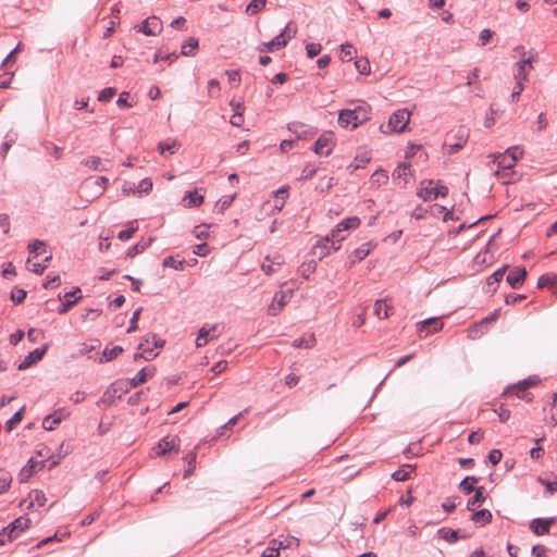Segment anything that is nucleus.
Wrapping results in <instances>:
<instances>
[{
  "label": "nucleus",
  "mask_w": 557,
  "mask_h": 557,
  "mask_svg": "<svg viewBox=\"0 0 557 557\" xmlns=\"http://www.w3.org/2000/svg\"><path fill=\"white\" fill-rule=\"evenodd\" d=\"M370 119V106L362 102L354 109H344L338 113V124L342 127L357 128Z\"/></svg>",
  "instance_id": "nucleus-1"
},
{
  "label": "nucleus",
  "mask_w": 557,
  "mask_h": 557,
  "mask_svg": "<svg viewBox=\"0 0 557 557\" xmlns=\"http://www.w3.org/2000/svg\"><path fill=\"white\" fill-rule=\"evenodd\" d=\"M410 120V112L407 109L395 111L388 119L387 126L381 125L380 129L384 134L401 133L405 131Z\"/></svg>",
  "instance_id": "nucleus-2"
},
{
  "label": "nucleus",
  "mask_w": 557,
  "mask_h": 557,
  "mask_svg": "<svg viewBox=\"0 0 557 557\" xmlns=\"http://www.w3.org/2000/svg\"><path fill=\"white\" fill-rule=\"evenodd\" d=\"M127 392L128 383H125L124 380L115 381L107 388L99 403L112 406L116 398H121Z\"/></svg>",
  "instance_id": "nucleus-3"
},
{
  "label": "nucleus",
  "mask_w": 557,
  "mask_h": 557,
  "mask_svg": "<svg viewBox=\"0 0 557 557\" xmlns=\"http://www.w3.org/2000/svg\"><path fill=\"white\" fill-rule=\"evenodd\" d=\"M511 152L520 153V148L519 147H510L504 153H499L498 156H495L494 162L497 164L498 170L507 171V170H511L515 166V164L517 162V157H511L510 156ZM499 171H497V173Z\"/></svg>",
  "instance_id": "nucleus-4"
},
{
  "label": "nucleus",
  "mask_w": 557,
  "mask_h": 557,
  "mask_svg": "<svg viewBox=\"0 0 557 557\" xmlns=\"http://www.w3.org/2000/svg\"><path fill=\"white\" fill-rule=\"evenodd\" d=\"M533 61H534V58L530 57V58L521 59L520 61H518L515 64L516 70H515L513 77H515L516 82L523 84V82L528 81L529 73L533 69Z\"/></svg>",
  "instance_id": "nucleus-5"
},
{
  "label": "nucleus",
  "mask_w": 557,
  "mask_h": 557,
  "mask_svg": "<svg viewBox=\"0 0 557 557\" xmlns=\"http://www.w3.org/2000/svg\"><path fill=\"white\" fill-rule=\"evenodd\" d=\"M162 29V22L157 16H149L137 26V32L147 36H156Z\"/></svg>",
  "instance_id": "nucleus-6"
},
{
  "label": "nucleus",
  "mask_w": 557,
  "mask_h": 557,
  "mask_svg": "<svg viewBox=\"0 0 557 557\" xmlns=\"http://www.w3.org/2000/svg\"><path fill=\"white\" fill-rule=\"evenodd\" d=\"M109 180L106 176H98L95 180H85L81 190L85 195L87 188H92V196L99 197L103 194Z\"/></svg>",
  "instance_id": "nucleus-7"
},
{
  "label": "nucleus",
  "mask_w": 557,
  "mask_h": 557,
  "mask_svg": "<svg viewBox=\"0 0 557 557\" xmlns=\"http://www.w3.org/2000/svg\"><path fill=\"white\" fill-rule=\"evenodd\" d=\"M292 298V290L276 292L273 301L269 307V314L277 315Z\"/></svg>",
  "instance_id": "nucleus-8"
},
{
  "label": "nucleus",
  "mask_w": 557,
  "mask_h": 557,
  "mask_svg": "<svg viewBox=\"0 0 557 557\" xmlns=\"http://www.w3.org/2000/svg\"><path fill=\"white\" fill-rule=\"evenodd\" d=\"M287 128L298 138L302 139L311 138L318 133V129L315 127L305 124L302 122H290L288 123Z\"/></svg>",
  "instance_id": "nucleus-9"
},
{
  "label": "nucleus",
  "mask_w": 557,
  "mask_h": 557,
  "mask_svg": "<svg viewBox=\"0 0 557 557\" xmlns=\"http://www.w3.org/2000/svg\"><path fill=\"white\" fill-rule=\"evenodd\" d=\"M333 134L331 132L323 133L314 143L313 151L318 154L329 156L333 150Z\"/></svg>",
  "instance_id": "nucleus-10"
},
{
  "label": "nucleus",
  "mask_w": 557,
  "mask_h": 557,
  "mask_svg": "<svg viewBox=\"0 0 557 557\" xmlns=\"http://www.w3.org/2000/svg\"><path fill=\"white\" fill-rule=\"evenodd\" d=\"M67 416L69 412L64 408H59L44 418L42 428L47 431H52L58 424L66 419Z\"/></svg>",
  "instance_id": "nucleus-11"
},
{
  "label": "nucleus",
  "mask_w": 557,
  "mask_h": 557,
  "mask_svg": "<svg viewBox=\"0 0 557 557\" xmlns=\"http://www.w3.org/2000/svg\"><path fill=\"white\" fill-rule=\"evenodd\" d=\"M420 336H426L430 333L437 332L443 329V323L438 318H429L417 324Z\"/></svg>",
  "instance_id": "nucleus-12"
},
{
  "label": "nucleus",
  "mask_w": 557,
  "mask_h": 557,
  "mask_svg": "<svg viewBox=\"0 0 557 557\" xmlns=\"http://www.w3.org/2000/svg\"><path fill=\"white\" fill-rule=\"evenodd\" d=\"M541 382L540 377L537 375H530L529 377L519 381L517 384L509 387V389H516L517 391V397L521 399H528V401L531 400V398H528V394L525 393V389L531 386H535Z\"/></svg>",
  "instance_id": "nucleus-13"
},
{
  "label": "nucleus",
  "mask_w": 557,
  "mask_h": 557,
  "mask_svg": "<svg viewBox=\"0 0 557 557\" xmlns=\"http://www.w3.org/2000/svg\"><path fill=\"white\" fill-rule=\"evenodd\" d=\"M288 39H290V37L285 38V29H283L272 40L260 44L257 50L260 52L278 50L287 45Z\"/></svg>",
  "instance_id": "nucleus-14"
},
{
  "label": "nucleus",
  "mask_w": 557,
  "mask_h": 557,
  "mask_svg": "<svg viewBox=\"0 0 557 557\" xmlns=\"http://www.w3.org/2000/svg\"><path fill=\"white\" fill-rule=\"evenodd\" d=\"M48 350V346L45 345L40 348H36L35 350L30 351L24 360L17 366V369L20 371L26 370L27 368L35 364L37 361L41 360L42 357L46 355Z\"/></svg>",
  "instance_id": "nucleus-15"
},
{
  "label": "nucleus",
  "mask_w": 557,
  "mask_h": 557,
  "mask_svg": "<svg viewBox=\"0 0 557 557\" xmlns=\"http://www.w3.org/2000/svg\"><path fill=\"white\" fill-rule=\"evenodd\" d=\"M555 522V518H535L530 523L531 531L536 535H545L549 532V527Z\"/></svg>",
  "instance_id": "nucleus-16"
},
{
  "label": "nucleus",
  "mask_w": 557,
  "mask_h": 557,
  "mask_svg": "<svg viewBox=\"0 0 557 557\" xmlns=\"http://www.w3.org/2000/svg\"><path fill=\"white\" fill-rule=\"evenodd\" d=\"M42 467H44V461H35L33 458H30L27 461V465L20 470V472L17 474L18 481L21 483L26 482L36 470H39Z\"/></svg>",
  "instance_id": "nucleus-17"
},
{
  "label": "nucleus",
  "mask_w": 557,
  "mask_h": 557,
  "mask_svg": "<svg viewBox=\"0 0 557 557\" xmlns=\"http://www.w3.org/2000/svg\"><path fill=\"white\" fill-rule=\"evenodd\" d=\"M527 270L524 268H515L507 275V282L512 288H520L525 280Z\"/></svg>",
  "instance_id": "nucleus-18"
},
{
  "label": "nucleus",
  "mask_w": 557,
  "mask_h": 557,
  "mask_svg": "<svg viewBox=\"0 0 557 557\" xmlns=\"http://www.w3.org/2000/svg\"><path fill=\"white\" fill-rule=\"evenodd\" d=\"M30 520L26 517H18L14 521H12L9 525L5 528L8 529V532L11 534H14V540L26 529L29 528Z\"/></svg>",
  "instance_id": "nucleus-19"
},
{
  "label": "nucleus",
  "mask_w": 557,
  "mask_h": 557,
  "mask_svg": "<svg viewBox=\"0 0 557 557\" xmlns=\"http://www.w3.org/2000/svg\"><path fill=\"white\" fill-rule=\"evenodd\" d=\"M82 297L81 289L76 287L72 292H67L64 294V301L62 305L58 308V313L63 314L67 312V310L76 304V301Z\"/></svg>",
  "instance_id": "nucleus-20"
},
{
  "label": "nucleus",
  "mask_w": 557,
  "mask_h": 557,
  "mask_svg": "<svg viewBox=\"0 0 557 557\" xmlns=\"http://www.w3.org/2000/svg\"><path fill=\"white\" fill-rule=\"evenodd\" d=\"M330 242L331 239L329 236L319 240L312 248L313 256L318 257L319 259H323L324 257L330 255L331 251L333 250L332 244Z\"/></svg>",
  "instance_id": "nucleus-21"
},
{
  "label": "nucleus",
  "mask_w": 557,
  "mask_h": 557,
  "mask_svg": "<svg viewBox=\"0 0 557 557\" xmlns=\"http://www.w3.org/2000/svg\"><path fill=\"white\" fill-rule=\"evenodd\" d=\"M216 327H218L216 324H213V325H211L209 327L202 326L198 331V335H197V338H196V347L200 348V347L207 345L210 339H213L216 335L212 334V336L210 337V334L214 333Z\"/></svg>",
  "instance_id": "nucleus-22"
},
{
  "label": "nucleus",
  "mask_w": 557,
  "mask_h": 557,
  "mask_svg": "<svg viewBox=\"0 0 557 557\" xmlns=\"http://www.w3.org/2000/svg\"><path fill=\"white\" fill-rule=\"evenodd\" d=\"M507 270V265L496 270L486 281L485 292L488 294H493L497 289V284L503 280L505 272Z\"/></svg>",
  "instance_id": "nucleus-23"
},
{
  "label": "nucleus",
  "mask_w": 557,
  "mask_h": 557,
  "mask_svg": "<svg viewBox=\"0 0 557 557\" xmlns=\"http://www.w3.org/2000/svg\"><path fill=\"white\" fill-rule=\"evenodd\" d=\"M157 449L158 450L156 454L158 456H163L166 453H170L172 450H178V445L174 437L173 438L164 437L159 441Z\"/></svg>",
  "instance_id": "nucleus-24"
},
{
  "label": "nucleus",
  "mask_w": 557,
  "mask_h": 557,
  "mask_svg": "<svg viewBox=\"0 0 557 557\" xmlns=\"http://www.w3.org/2000/svg\"><path fill=\"white\" fill-rule=\"evenodd\" d=\"M469 137V132L467 129L460 128L455 134V138L457 139L455 144L448 145V153L453 154L457 152L463 145L467 143Z\"/></svg>",
  "instance_id": "nucleus-25"
},
{
  "label": "nucleus",
  "mask_w": 557,
  "mask_h": 557,
  "mask_svg": "<svg viewBox=\"0 0 557 557\" xmlns=\"http://www.w3.org/2000/svg\"><path fill=\"white\" fill-rule=\"evenodd\" d=\"M485 500V490L483 486H479L474 491V495L468 500L467 509L472 511L475 506H480Z\"/></svg>",
  "instance_id": "nucleus-26"
},
{
  "label": "nucleus",
  "mask_w": 557,
  "mask_h": 557,
  "mask_svg": "<svg viewBox=\"0 0 557 557\" xmlns=\"http://www.w3.org/2000/svg\"><path fill=\"white\" fill-rule=\"evenodd\" d=\"M154 371L151 370L149 373L146 372V369H141L137 372L135 376H133L129 380L124 381L125 383H128V389L137 387L138 385L146 382L148 375H153Z\"/></svg>",
  "instance_id": "nucleus-27"
},
{
  "label": "nucleus",
  "mask_w": 557,
  "mask_h": 557,
  "mask_svg": "<svg viewBox=\"0 0 557 557\" xmlns=\"http://www.w3.org/2000/svg\"><path fill=\"white\" fill-rule=\"evenodd\" d=\"M82 163L94 171H108V166L102 162V160L99 157H90L84 159Z\"/></svg>",
  "instance_id": "nucleus-28"
},
{
  "label": "nucleus",
  "mask_w": 557,
  "mask_h": 557,
  "mask_svg": "<svg viewBox=\"0 0 557 557\" xmlns=\"http://www.w3.org/2000/svg\"><path fill=\"white\" fill-rule=\"evenodd\" d=\"M437 535H438V537L443 539L444 541H446L447 543H450V544L457 542L458 539H460L459 531L448 529V528L438 529Z\"/></svg>",
  "instance_id": "nucleus-29"
},
{
  "label": "nucleus",
  "mask_w": 557,
  "mask_h": 557,
  "mask_svg": "<svg viewBox=\"0 0 557 557\" xmlns=\"http://www.w3.org/2000/svg\"><path fill=\"white\" fill-rule=\"evenodd\" d=\"M471 520L481 525H485L491 522L492 513L488 509H481V510L474 511L471 515Z\"/></svg>",
  "instance_id": "nucleus-30"
},
{
  "label": "nucleus",
  "mask_w": 557,
  "mask_h": 557,
  "mask_svg": "<svg viewBox=\"0 0 557 557\" xmlns=\"http://www.w3.org/2000/svg\"><path fill=\"white\" fill-rule=\"evenodd\" d=\"M198 39L195 37H189L186 41L183 42L181 53L186 57L194 55L195 51L198 49Z\"/></svg>",
  "instance_id": "nucleus-31"
},
{
  "label": "nucleus",
  "mask_w": 557,
  "mask_h": 557,
  "mask_svg": "<svg viewBox=\"0 0 557 557\" xmlns=\"http://www.w3.org/2000/svg\"><path fill=\"white\" fill-rule=\"evenodd\" d=\"M357 53V50L354 48L351 44H343L341 45V52H339V59L343 62H349L351 61Z\"/></svg>",
  "instance_id": "nucleus-32"
},
{
  "label": "nucleus",
  "mask_w": 557,
  "mask_h": 557,
  "mask_svg": "<svg viewBox=\"0 0 557 557\" xmlns=\"http://www.w3.org/2000/svg\"><path fill=\"white\" fill-rule=\"evenodd\" d=\"M123 352V348L121 346H114L111 349L106 347L102 351V356L99 359V362H109L115 359L120 354Z\"/></svg>",
  "instance_id": "nucleus-33"
},
{
  "label": "nucleus",
  "mask_w": 557,
  "mask_h": 557,
  "mask_svg": "<svg viewBox=\"0 0 557 557\" xmlns=\"http://www.w3.org/2000/svg\"><path fill=\"white\" fill-rule=\"evenodd\" d=\"M138 350H140V352H136L134 355L135 360L144 358L145 360L149 361L154 359L159 354L158 351H154L152 348H145V343H139Z\"/></svg>",
  "instance_id": "nucleus-34"
},
{
  "label": "nucleus",
  "mask_w": 557,
  "mask_h": 557,
  "mask_svg": "<svg viewBox=\"0 0 557 557\" xmlns=\"http://www.w3.org/2000/svg\"><path fill=\"white\" fill-rule=\"evenodd\" d=\"M392 307L385 300H376L374 304V314L379 319H386L389 315Z\"/></svg>",
  "instance_id": "nucleus-35"
},
{
  "label": "nucleus",
  "mask_w": 557,
  "mask_h": 557,
  "mask_svg": "<svg viewBox=\"0 0 557 557\" xmlns=\"http://www.w3.org/2000/svg\"><path fill=\"white\" fill-rule=\"evenodd\" d=\"M184 199L187 200V208H196L203 202V196L198 194L197 190L187 191Z\"/></svg>",
  "instance_id": "nucleus-36"
},
{
  "label": "nucleus",
  "mask_w": 557,
  "mask_h": 557,
  "mask_svg": "<svg viewBox=\"0 0 557 557\" xmlns=\"http://www.w3.org/2000/svg\"><path fill=\"white\" fill-rule=\"evenodd\" d=\"M344 232L336 225L335 228L332 230L331 235L329 236L332 244L333 251H336L339 249V243L345 239Z\"/></svg>",
  "instance_id": "nucleus-37"
},
{
  "label": "nucleus",
  "mask_w": 557,
  "mask_h": 557,
  "mask_svg": "<svg viewBox=\"0 0 557 557\" xmlns=\"http://www.w3.org/2000/svg\"><path fill=\"white\" fill-rule=\"evenodd\" d=\"M152 242H153V238L150 237L145 242L137 243L136 245H134L133 247H131L128 249L127 257L133 258L137 253L144 252L152 244Z\"/></svg>",
  "instance_id": "nucleus-38"
},
{
  "label": "nucleus",
  "mask_w": 557,
  "mask_h": 557,
  "mask_svg": "<svg viewBox=\"0 0 557 557\" xmlns=\"http://www.w3.org/2000/svg\"><path fill=\"white\" fill-rule=\"evenodd\" d=\"M29 498H30V503L27 506V508L33 507L35 504H37V506H39V507H42L46 504V500H47V498L45 496V493L42 491H39V490L32 491L29 493Z\"/></svg>",
  "instance_id": "nucleus-39"
},
{
  "label": "nucleus",
  "mask_w": 557,
  "mask_h": 557,
  "mask_svg": "<svg viewBox=\"0 0 557 557\" xmlns=\"http://www.w3.org/2000/svg\"><path fill=\"white\" fill-rule=\"evenodd\" d=\"M478 482L475 476H466L459 484V488L465 494H470L475 491L474 484Z\"/></svg>",
  "instance_id": "nucleus-40"
},
{
  "label": "nucleus",
  "mask_w": 557,
  "mask_h": 557,
  "mask_svg": "<svg viewBox=\"0 0 557 557\" xmlns=\"http://www.w3.org/2000/svg\"><path fill=\"white\" fill-rule=\"evenodd\" d=\"M162 265L164 268H172L174 270L182 271V270H184V267H185V260L184 259L176 260L173 256H169L163 259Z\"/></svg>",
  "instance_id": "nucleus-41"
},
{
  "label": "nucleus",
  "mask_w": 557,
  "mask_h": 557,
  "mask_svg": "<svg viewBox=\"0 0 557 557\" xmlns=\"http://www.w3.org/2000/svg\"><path fill=\"white\" fill-rule=\"evenodd\" d=\"M314 343H315L314 334H310L307 337L304 336V337L296 338L293 342V347L294 348H301V347L311 348L314 345Z\"/></svg>",
  "instance_id": "nucleus-42"
},
{
  "label": "nucleus",
  "mask_w": 557,
  "mask_h": 557,
  "mask_svg": "<svg viewBox=\"0 0 557 557\" xmlns=\"http://www.w3.org/2000/svg\"><path fill=\"white\" fill-rule=\"evenodd\" d=\"M371 251V243H366L361 245L359 248L355 249L352 252V256L355 260H352V263L356 261L363 260Z\"/></svg>",
  "instance_id": "nucleus-43"
},
{
  "label": "nucleus",
  "mask_w": 557,
  "mask_h": 557,
  "mask_svg": "<svg viewBox=\"0 0 557 557\" xmlns=\"http://www.w3.org/2000/svg\"><path fill=\"white\" fill-rule=\"evenodd\" d=\"M11 483L12 475L8 471L0 469V494L5 493L10 488Z\"/></svg>",
  "instance_id": "nucleus-44"
},
{
  "label": "nucleus",
  "mask_w": 557,
  "mask_h": 557,
  "mask_svg": "<svg viewBox=\"0 0 557 557\" xmlns=\"http://www.w3.org/2000/svg\"><path fill=\"white\" fill-rule=\"evenodd\" d=\"M25 407H22L17 410L5 423V429L8 432H11L16 424H18L23 419Z\"/></svg>",
  "instance_id": "nucleus-45"
},
{
  "label": "nucleus",
  "mask_w": 557,
  "mask_h": 557,
  "mask_svg": "<svg viewBox=\"0 0 557 557\" xmlns=\"http://www.w3.org/2000/svg\"><path fill=\"white\" fill-rule=\"evenodd\" d=\"M548 285L557 286V274H543L539 277L537 287L543 288Z\"/></svg>",
  "instance_id": "nucleus-46"
},
{
  "label": "nucleus",
  "mask_w": 557,
  "mask_h": 557,
  "mask_svg": "<svg viewBox=\"0 0 557 557\" xmlns=\"http://www.w3.org/2000/svg\"><path fill=\"white\" fill-rule=\"evenodd\" d=\"M267 4V0H251L246 7V12L250 15L257 14Z\"/></svg>",
  "instance_id": "nucleus-47"
},
{
  "label": "nucleus",
  "mask_w": 557,
  "mask_h": 557,
  "mask_svg": "<svg viewBox=\"0 0 557 557\" xmlns=\"http://www.w3.org/2000/svg\"><path fill=\"white\" fill-rule=\"evenodd\" d=\"M360 224V219L358 216H350L337 224V226L343 231H347L350 228H356Z\"/></svg>",
  "instance_id": "nucleus-48"
},
{
  "label": "nucleus",
  "mask_w": 557,
  "mask_h": 557,
  "mask_svg": "<svg viewBox=\"0 0 557 557\" xmlns=\"http://www.w3.org/2000/svg\"><path fill=\"white\" fill-rule=\"evenodd\" d=\"M28 250L30 253L37 257L46 250V244L40 239H35L28 244Z\"/></svg>",
  "instance_id": "nucleus-49"
},
{
  "label": "nucleus",
  "mask_w": 557,
  "mask_h": 557,
  "mask_svg": "<svg viewBox=\"0 0 557 557\" xmlns=\"http://www.w3.org/2000/svg\"><path fill=\"white\" fill-rule=\"evenodd\" d=\"M180 148V145L176 141H173L171 144L168 143H160L159 144V151L162 156L173 154L175 153Z\"/></svg>",
  "instance_id": "nucleus-50"
},
{
  "label": "nucleus",
  "mask_w": 557,
  "mask_h": 557,
  "mask_svg": "<svg viewBox=\"0 0 557 557\" xmlns=\"http://www.w3.org/2000/svg\"><path fill=\"white\" fill-rule=\"evenodd\" d=\"M410 174V165L406 163L399 164L393 173L394 178H403L406 181L407 176Z\"/></svg>",
  "instance_id": "nucleus-51"
},
{
  "label": "nucleus",
  "mask_w": 557,
  "mask_h": 557,
  "mask_svg": "<svg viewBox=\"0 0 557 557\" xmlns=\"http://www.w3.org/2000/svg\"><path fill=\"white\" fill-rule=\"evenodd\" d=\"M355 67L362 75H368L371 71L370 62L368 59L357 60L355 62Z\"/></svg>",
  "instance_id": "nucleus-52"
},
{
  "label": "nucleus",
  "mask_w": 557,
  "mask_h": 557,
  "mask_svg": "<svg viewBox=\"0 0 557 557\" xmlns=\"http://www.w3.org/2000/svg\"><path fill=\"white\" fill-rule=\"evenodd\" d=\"M281 264H282V261H281V258L278 257L277 260L272 261V263H262L261 269L265 274L270 275V274L275 273L278 270V268L281 267Z\"/></svg>",
  "instance_id": "nucleus-53"
},
{
  "label": "nucleus",
  "mask_w": 557,
  "mask_h": 557,
  "mask_svg": "<svg viewBox=\"0 0 557 557\" xmlns=\"http://www.w3.org/2000/svg\"><path fill=\"white\" fill-rule=\"evenodd\" d=\"M116 94V89L114 87H106L98 95V101L107 102Z\"/></svg>",
  "instance_id": "nucleus-54"
},
{
  "label": "nucleus",
  "mask_w": 557,
  "mask_h": 557,
  "mask_svg": "<svg viewBox=\"0 0 557 557\" xmlns=\"http://www.w3.org/2000/svg\"><path fill=\"white\" fill-rule=\"evenodd\" d=\"M317 170H318V168L315 165L307 164L302 169V172H301V175H300V180H302V181L311 180L315 175Z\"/></svg>",
  "instance_id": "nucleus-55"
},
{
  "label": "nucleus",
  "mask_w": 557,
  "mask_h": 557,
  "mask_svg": "<svg viewBox=\"0 0 557 557\" xmlns=\"http://www.w3.org/2000/svg\"><path fill=\"white\" fill-rule=\"evenodd\" d=\"M141 310H143V308H138L133 312L131 321H129V326L127 327V333H132L137 330L138 320H139Z\"/></svg>",
  "instance_id": "nucleus-56"
},
{
  "label": "nucleus",
  "mask_w": 557,
  "mask_h": 557,
  "mask_svg": "<svg viewBox=\"0 0 557 557\" xmlns=\"http://www.w3.org/2000/svg\"><path fill=\"white\" fill-rule=\"evenodd\" d=\"M321 45L318 42H310L306 45V52L308 58L312 59L321 52Z\"/></svg>",
  "instance_id": "nucleus-57"
},
{
  "label": "nucleus",
  "mask_w": 557,
  "mask_h": 557,
  "mask_svg": "<svg viewBox=\"0 0 557 557\" xmlns=\"http://www.w3.org/2000/svg\"><path fill=\"white\" fill-rule=\"evenodd\" d=\"M26 297V292L22 288H14L12 292H11V300L15 304V305H18L21 302H23V300L25 299Z\"/></svg>",
  "instance_id": "nucleus-58"
},
{
  "label": "nucleus",
  "mask_w": 557,
  "mask_h": 557,
  "mask_svg": "<svg viewBox=\"0 0 557 557\" xmlns=\"http://www.w3.org/2000/svg\"><path fill=\"white\" fill-rule=\"evenodd\" d=\"M129 224H131V226L128 228L122 230L119 232L117 238L120 240H122V242L128 240L134 235V233L137 231V226H134L133 222Z\"/></svg>",
  "instance_id": "nucleus-59"
},
{
  "label": "nucleus",
  "mask_w": 557,
  "mask_h": 557,
  "mask_svg": "<svg viewBox=\"0 0 557 557\" xmlns=\"http://www.w3.org/2000/svg\"><path fill=\"white\" fill-rule=\"evenodd\" d=\"M388 180V175L385 171L383 170H379V171H375L372 176H371V181L373 183H376L379 185H382V184H385Z\"/></svg>",
  "instance_id": "nucleus-60"
},
{
  "label": "nucleus",
  "mask_w": 557,
  "mask_h": 557,
  "mask_svg": "<svg viewBox=\"0 0 557 557\" xmlns=\"http://www.w3.org/2000/svg\"><path fill=\"white\" fill-rule=\"evenodd\" d=\"M152 182L151 180L149 178H144L139 182V184L137 185L136 189H137V193L141 194H149L152 189Z\"/></svg>",
  "instance_id": "nucleus-61"
},
{
  "label": "nucleus",
  "mask_w": 557,
  "mask_h": 557,
  "mask_svg": "<svg viewBox=\"0 0 557 557\" xmlns=\"http://www.w3.org/2000/svg\"><path fill=\"white\" fill-rule=\"evenodd\" d=\"M317 269V263L315 261H310L308 263H305L301 265V275L305 277V278H308L310 276V274H312Z\"/></svg>",
  "instance_id": "nucleus-62"
},
{
  "label": "nucleus",
  "mask_w": 557,
  "mask_h": 557,
  "mask_svg": "<svg viewBox=\"0 0 557 557\" xmlns=\"http://www.w3.org/2000/svg\"><path fill=\"white\" fill-rule=\"evenodd\" d=\"M410 476V473L406 471L405 469H397L392 473V479L397 482H404L408 480Z\"/></svg>",
  "instance_id": "nucleus-63"
},
{
  "label": "nucleus",
  "mask_w": 557,
  "mask_h": 557,
  "mask_svg": "<svg viewBox=\"0 0 557 557\" xmlns=\"http://www.w3.org/2000/svg\"><path fill=\"white\" fill-rule=\"evenodd\" d=\"M280 556V547L278 546H268L263 552L261 557H278Z\"/></svg>",
  "instance_id": "nucleus-64"
}]
</instances>
